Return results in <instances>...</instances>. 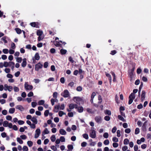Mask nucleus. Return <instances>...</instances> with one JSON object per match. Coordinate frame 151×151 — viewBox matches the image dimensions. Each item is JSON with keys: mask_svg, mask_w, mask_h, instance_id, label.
<instances>
[{"mask_svg": "<svg viewBox=\"0 0 151 151\" xmlns=\"http://www.w3.org/2000/svg\"><path fill=\"white\" fill-rule=\"evenodd\" d=\"M40 129H37L35 131V138H37L39 136L40 134Z\"/></svg>", "mask_w": 151, "mask_h": 151, "instance_id": "nucleus-5", "label": "nucleus"}, {"mask_svg": "<svg viewBox=\"0 0 151 151\" xmlns=\"http://www.w3.org/2000/svg\"><path fill=\"white\" fill-rule=\"evenodd\" d=\"M8 121H4L3 123V126L4 127H8Z\"/></svg>", "mask_w": 151, "mask_h": 151, "instance_id": "nucleus-38", "label": "nucleus"}, {"mask_svg": "<svg viewBox=\"0 0 151 151\" xmlns=\"http://www.w3.org/2000/svg\"><path fill=\"white\" fill-rule=\"evenodd\" d=\"M23 151H28V147L26 146H24L23 147Z\"/></svg>", "mask_w": 151, "mask_h": 151, "instance_id": "nucleus-59", "label": "nucleus"}, {"mask_svg": "<svg viewBox=\"0 0 151 151\" xmlns=\"http://www.w3.org/2000/svg\"><path fill=\"white\" fill-rule=\"evenodd\" d=\"M117 128L116 126L114 127L111 130V132L112 133H114L116 131Z\"/></svg>", "mask_w": 151, "mask_h": 151, "instance_id": "nucleus-55", "label": "nucleus"}, {"mask_svg": "<svg viewBox=\"0 0 151 151\" xmlns=\"http://www.w3.org/2000/svg\"><path fill=\"white\" fill-rule=\"evenodd\" d=\"M109 143V141L108 139H106L105 140L104 142V144L105 145H108Z\"/></svg>", "mask_w": 151, "mask_h": 151, "instance_id": "nucleus-48", "label": "nucleus"}, {"mask_svg": "<svg viewBox=\"0 0 151 151\" xmlns=\"http://www.w3.org/2000/svg\"><path fill=\"white\" fill-rule=\"evenodd\" d=\"M143 83L142 82H141L140 85L139 87V91H138V96H139L140 95V92L143 86Z\"/></svg>", "mask_w": 151, "mask_h": 151, "instance_id": "nucleus-15", "label": "nucleus"}, {"mask_svg": "<svg viewBox=\"0 0 151 151\" xmlns=\"http://www.w3.org/2000/svg\"><path fill=\"white\" fill-rule=\"evenodd\" d=\"M12 118V117L10 115H8L6 116V119L8 120H11Z\"/></svg>", "mask_w": 151, "mask_h": 151, "instance_id": "nucleus-64", "label": "nucleus"}, {"mask_svg": "<svg viewBox=\"0 0 151 151\" xmlns=\"http://www.w3.org/2000/svg\"><path fill=\"white\" fill-rule=\"evenodd\" d=\"M18 123L19 125H22L24 124V122L22 120H19L18 121Z\"/></svg>", "mask_w": 151, "mask_h": 151, "instance_id": "nucleus-58", "label": "nucleus"}, {"mask_svg": "<svg viewBox=\"0 0 151 151\" xmlns=\"http://www.w3.org/2000/svg\"><path fill=\"white\" fill-rule=\"evenodd\" d=\"M67 147L68 150H67V151H72V150L73 149V146L72 145H68L67 146Z\"/></svg>", "mask_w": 151, "mask_h": 151, "instance_id": "nucleus-17", "label": "nucleus"}, {"mask_svg": "<svg viewBox=\"0 0 151 151\" xmlns=\"http://www.w3.org/2000/svg\"><path fill=\"white\" fill-rule=\"evenodd\" d=\"M104 113L105 114L110 116L111 115V112L110 110H106L104 111Z\"/></svg>", "mask_w": 151, "mask_h": 151, "instance_id": "nucleus-23", "label": "nucleus"}, {"mask_svg": "<svg viewBox=\"0 0 151 151\" xmlns=\"http://www.w3.org/2000/svg\"><path fill=\"white\" fill-rule=\"evenodd\" d=\"M111 75H112V76L113 77V81L114 82H115L116 81V76L115 74L114 73L113 71H111Z\"/></svg>", "mask_w": 151, "mask_h": 151, "instance_id": "nucleus-18", "label": "nucleus"}, {"mask_svg": "<svg viewBox=\"0 0 151 151\" xmlns=\"http://www.w3.org/2000/svg\"><path fill=\"white\" fill-rule=\"evenodd\" d=\"M103 137L105 138H107L109 137V134L108 133L105 132L103 134Z\"/></svg>", "mask_w": 151, "mask_h": 151, "instance_id": "nucleus-56", "label": "nucleus"}, {"mask_svg": "<svg viewBox=\"0 0 151 151\" xmlns=\"http://www.w3.org/2000/svg\"><path fill=\"white\" fill-rule=\"evenodd\" d=\"M24 88L26 90H31L32 89L33 87L32 85H28L27 82H26L24 84Z\"/></svg>", "mask_w": 151, "mask_h": 151, "instance_id": "nucleus-3", "label": "nucleus"}, {"mask_svg": "<svg viewBox=\"0 0 151 151\" xmlns=\"http://www.w3.org/2000/svg\"><path fill=\"white\" fill-rule=\"evenodd\" d=\"M77 110L78 111L79 113H81L83 112V107L82 106H79Z\"/></svg>", "mask_w": 151, "mask_h": 151, "instance_id": "nucleus-21", "label": "nucleus"}, {"mask_svg": "<svg viewBox=\"0 0 151 151\" xmlns=\"http://www.w3.org/2000/svg\"><path fill=\"white\" fill-rule=\"evenodd\" d=\"M116 53H117L116 51L114 50H113L111 51V52L110 53V54L111 55H115L116 54Z\"/></svg>", "mask_w": 151, "mask_h": 151, "instance_id": "nucleus-40", "label": "nucleus"}, {"mask_svg": "<svg viewBox=\"0 0 151 151\" xmlns=\"http://www.w3.org/2000/svg\"><path fill=\"white\" fill-rule=\"evenodd\" d=\"M35 58L36 60H39L40 59V57L38 53L37 52L35 53Z\"/></svg>", "mask_w": 151, "mask_h": 151, "instance_id": "nucleus-20", "label": "nucleus"}, {"mask_svg": "<svg viewBox=\"0 0 151 151\" xmlns=\"http://www.w3.org/2000/svg\"><path fill=\"white\" fill-rule=\"evenodd\" d=\"M139 129L138 128H136L135 131V134H139Z\"/></svg>", "mask_w": 151, "mask_h": 151, "instance_id": "nucleus-46", "label": "nucleus"}, {"mask_svg": "<svg viewBox=\"0 0 151 151\" xmlns=\"http://www.w3.org/2000/svg\"><path fill=\"white\" fill-rule=\"evenodd\" d=\"M45 103V101L42 100L39 101L38 102V104L39 105H43Z\"/></svg>", "mask_w": 151, "mask_h": 151, "instance_id": "nucleus-27", "label": "nucleus"}, {"mask_svg": "<svg viewBox=\"0 0 151 151\" xmlns=\"http://www.w3.org/2000/svg\"><path fill=\"white\" fill-rule=\"evenodd\" d=\"M27 65V59L26 58H24L23 60V62L22 63V66L23 67H25Z\"/></svg>", "mask_w": 151, "mask_h": 151, "instance_id": "nucleus-12", "label": "nucleus"}, {"mask_svg": "<svg viewBox=\"0 0 151 151\" xmlns=\"http://www.w3.org/2000/svg\"><path fill=\"white\" fill-rule=\"evenodd\" d=\"M146 92L145 91L143 90L142 92V94L141 95V99L142 101H143L145 100V95L146 94Z\"/></svg>", "mask_w": 151, "mask_h": 151, "instance_id": "nucleus-8", "label": "nucleus"}, {"mask_svg": "<svg viewBox=\"0 0 151 151\" xmlns=\"http://www.w3.org/2000/svg\"><path fill=\"white\" fill-rule=\"evenodd\" d=\"M54 44L55 46L57 47H62V45L58 41H55L54 42Z\"/></svg>", "mask_w": 151, "mask_h": 151, "instance_id": "nucleus-19", "label": "nucleus"}, {"mask_svg": "<svg viewBox=\"0 0 151 151\" xmlns=\"http://www.w3.org/2000/svg\"><path fill=\"white\" fill-rule=\"evenodd\" d=\"M142 131L145 132L146 131V127L145 126H142Z\"/></svg>", "mask_w": 151, "mask_h": 151, "instance_id": "nucleus-63", "label": "nucleus"}, {"mask_svg": "<svg viewBox=\"0 0 151 151\" xmlns=\"http://www.w3.org/2000/svg\"><path fill=\"white\" fill-rule=\"evenodd\" d=\"M60 141L62 142H65V138L63 136H61L60 137Z\"/></svg>", "mask_w": 151, "mask_h": 151, "instance_id": "nucleus-53", "label": "nucleus"}, {"mask_svg": "<svg viewBox=\"0 0 151 151\" xmlns=\"http://www.w3.org/2000/svg\"><path fill=\"white\" fill-rule=\"evenodd\" d=\"M49 114V111L48 110H45L44 113V114L45 116H48Z\"/></svg>", "mask_w": 151, "mask_h": 151, "instance_id": "nucleus-41", "label": "nucleus"}, {"mask_svg": "<svg viewBox=\"0 0 151 151\" xmlns=\"http://www.w3.org/2000/svg\"><path fill=\"white\" fill-rule=\"evenodd\" d=\"M98 100L99 101L98 102V104H100L101 102H102V99L101 97V96L100 95H99L98 96Z\"/></svg>", "mask_w": 151, "mask_h": 151, "instance_id": "nucleus-32", "label": "nucleus"}, {"mask_svg": "<svg viewBox=\"0 0 151 151\" xmlns=\"http://www.w3.org/2000/svg\"><path fill=\"white\" fill-rule=\"evenodd\" d=\"M15 29L17 33L18 34H21L22 31L21 29L18 28H16Z\"/></svg>", "mask_w": 151, "mask_h": 151, "instance_id": "nucleus-24", "label": "nucleus"}, {"mask_svg": "<svg viewBox=\"0 0 151 151\" xmlns=\"http://www.w3.org/2000/svg\"><path fill=\"white\" fill-rule=\"evenodd\" d=\"M37 116H34L32 117L31 119V121L35 124H37V123L38 121L37 119Z\"/></svg>", "mask_w": 151, "mask_h": 151, "instance_id": "nucleus-11", "label": "nucleus"}, {"mask_svg": "<svg viewBox=\"0 0 151 151\" xmlns=\"http://www.w3.org/2000/svg\"><path fill=\"white\" fill-rule=\"evenodd\" d=\"M3 52L4 54H7L9 52V50L7 49H4L3 50Z\"/></svg>", "mask_w": 151, "mask_h": 151, "instance_id": "nucleus-50", "label": "nucleus"}, {"mask_svg": "<svg viewBox=\"0 0 151 151\" xmlns=\"http://www.w3.org/2000/svg\"><path fill=\"white\" fill-rule=\"evenodd\" d=\"M22 58L21 57H18L17 58V61L19 63H20L22 62Z\"/></svg>", "mask_w": 151, "mask_h": 151, "instance_id": "nucleus-42", "label": "nucleus"}, {"mask_svg": "<svg viewBox=\"0 0 151 151\" xmlns=\"http://www.w3.org/2000/svg\"><path fill=\"white\" fill-rule=\"evenodd\" d=\"M135 97V95L134 93H131L129 97V98L134 99Z\"/></svg>", "mask_w": 151, "mask_h": 151, "instance_id": "nucleus-26", "label": "nucleus"}, {"mask_svg": "<svg viewBox=\"0 0 151 151\" xmlns=\"http://www.w3.org/2000/svg\"><path fill=\"white\" fill-rule=\"evenodd\" d=\"M16 109H18L21 111H23L24 110V108L21 105H17L16 106Z\"/></svg>", "mask_w": 151, "mask_h": 151, "instance_id": "nucleus-13", "label": "nucleus"}, {"mask_svg": "<svg viewBox=\"0 0 151 151\" xmlns=\"http://www.w3.org/2000/svg\"><path fill=\"white\" fill-rule=\"evenodd\" d=\"M30 25L33 27H36V28H39V23L38 22H33L30 23Z\"/></svg>", "mask_w": 151, "mask_h": 151, "instance_id": "nucleus-4", "label": "nucleus"}, {"mask_svg": "<svg viewBox=\"0 0 151 151\" xmlns=\"http://www.w3.org/2000/svg\"><path fill=\"white\" fill-rule=\"evenodd\" d=\"M15 111V109L14 108H10L9 110V112L10 114L14 113Z\"/></svg>", "mask_w": 151, "mask_h": 151, "instance_id": "nucleus-28", "label": "nucleus"}, {"mask_svg": "<svg viewBox=\"0 0 151 151\" xmlns=\"http://www.w3.org/2000/svg\"><path fill=\"white\" fill-rule=\"evenodd\" d=\"M58 95V93L56 92H55L53 94V97L54 98H57Z\"/></svg>", "mask_w": 151, "mask_h": 151, "instance_id": "nucleus-39", "label": "nucleus"}, {"mask_svg": "<svg viewBox=\"0 0 151 151\" xmlns=\"http://www.w3.org/2000/svg\"><path fill=\"white\" fill-rule=\"evenodd\" d=\"M104 119L106 121H108L110 120V117L109 116H106L104 117Z\"/></svg>", "mask_w": 151, "mask_h": 151, "instance_id": "nucleus-45", "label": "nucleus"}, {"mask_svg": "<svg viewBox=\"0 0 151 151\" xmlns=\"http://www.w3.org/2000/svg\"><path fill=\"white\" fill-rule=\"evenodd\" d=\"M8 63L9 67H11L13 65H14V63L12 61H9Z\"/></svg>", "mask_w": 151, "mask_h": 151, "instance_id": "nucleus-52", "label": "nucleus"}, {"mask_svg": "<svg viewBox=\"0 0 151 151\" xmlns=\"http://www.w3.org/2000/svg\"><path fill=\"white\" fill-rule=\"evenodd\" d=\"M67 52V51L66 50L61 49L60 50V52L61 55L65 54Z\"/></svg>", "mask_w": 151, "mask_h": 151, "instance_id": "nucleus-25", "label": "nucleus"}, {"mask_svg": "<svg viewBox=\"0 0 151 151\" xmlns=\"http://www.w3.org/2000/svg\"><path fill=\"white\" fill-rule=\"evenodd\" d=\"M37 103L36 102H32L31 103L32 106L33 108H35L37 105Z\"/></svg>", "mask_w": 151, "mask_h": 151, "instance_id": "nucleus-49", "label": "nucleus"}, {"mask_svg": "<svg viewBox=\"0 0 151 151\" xmlns=\"http://www.w3.org/2000/svg\"><path fill=\"white\" fill-rule=\"evenodd\" d=\"M50 139L51 141L52 142H54L55 141L56 139V138L55 136L54 135H52L50 137Z\"/></svg>", "mask_w": 151, "mask_h": 151, "instance_id": "nucleus-31", "label": "nucleus"}, {"mask_svg": "<svg viewBox=\"0 0 151 151\" xmlns=\"http://www.w3.org/2000/svg\"><path fill=\"white\" fill-rule=\"evenodd\" d=\"M74 104H71L69 105V109L71 110L74 108Z\"/></svg>", "mask_w": 151, "mask_h": 151, "instance_id": "nucleus-34", "label": "nucleus"}, {"mask_svg": "<svg viewBox=\"0 0 151 151\" xmlns=\"http://www.w3.org/2000/svg\"><path fill=\"white\" fill-rule=\"evenodd\" d=\"M21 138L22 139H25L27 138V136L24 134L21 135L20 136Z\"/></svg>", "mask_w": 151, "mask_h": 151, "instance_id": "nucleus-62", "label": "nucleus"}, {"mask_svg": "<svg viewBox=\"0 0 151 151\" xmlns=\"http://www.w3.org/2000/svg\"><path fill=\"white\" fill-rule=\"evenodd\" d=\"M65 114V113L64 112L62 111H60L58 113L59 116L60 117L62 116L63 115Z\"/></svg>", "mask_w": 151, "mask_h": 151, "instance_id": "nucleus-36", "label": "nucleus"}, {"mask_svg": "<svg viewBox=\"0 0 151 151\" xmlns=\"http://www.w3.org/2000/svg\"><path fill=\"white\" fill-rule=\"evenodd\" d=\"M112 141L114 142H118V139L116 137H114L112 138Z\"/></svg>", "mask_w": 151, "mask_h": 151, "instance_id": "nucleus-47", "label": "nucleus"}, {"mask_svg": "<svg viewBox=\"0 0 151 151\" xmlns=\"http://www.w3.org/2000/svg\"><path fill=\"white\" fill-rule=\"evenodd\" d=\"M89 136L92 138H95L96 137V131L94 130H92L91 132L90 133Z\"/></svg>", "mask_w": 151, "mask_h": 151, "instance_id": "nucleus-6", "label": "nucleus"}, {"mask_svg": "<svg viewBox=\"0 0 151 151\" xmlns=\"http://www.w3.org/2000/svg\"><path fill=\"white\" fill-rule=\"evenodd\" d=\"M58 101V100L57 98H55V99L52 98L50 100L51 104L52 106H53L54 105L55 102H57Z\"/></svg>", "mask_w": 151, "mask_h": 151, "instance_id": "nucleus-14", "label": "nucleus"}, {"mask_svg": "<svg viewBox=\"0 0 151 151\" xmlns=\"http://www.w3.org/2000/svg\"><path fill=\"white\" fill-rule=\"evenodd\" d=\"M11 48L12 49H14L16 47L15 44L14 42H12L11 45Z\"/></svg>", "mask_w": 151, "mask_h": 151, "instance_id": "nucleus-51", "label": "nucleus"}, {"mask_svg": "<svg viewBox=\"0 0 151 151\" xmlns=\"http://www.w3.org/2000/svg\"><path fill=\"white\" fill-rule=\"evenodd\" d=\"M60 82L62 83H65V80L64 77H62L60 79Z\"/></svg>", "mask_w": 151, "mask_h": 151, "instance_id": "nucleus-61", "label": "nucleus"}, {"mask_svg": "<svg viewBox=\"0 0 151 151\" xmlns=\"http://www.w3.org/2000/svg\"><path fill=\"white\" fill-rule=\"evenodd\" d=\"M118 118L120 120L122 121L123 122H125V120L124 118L121 115H119L118 116Z\"/></svg>", "mask_w": 151, "mask_h": 151, "instance_id": "nucleus-29", "label": "nucleus"}, {"mask_svg": "<svg viewBox=\"0 0 151 151\" xmlns=\"http://www.w3.org/2000/svg\"><path fill=\"white\" fill-rule=\"evenodd\" d=\"M43 34L42 31L40 30H38L37 31V35L39 36H41Z\"/></svg>", "mask_w": 151, "mask_h": 151, "instance_id": "nucleus-22", "label": "nucleus"}, {"mask_svg": "<svg viewBox=\"0 0 151 151\" xmlns=\"http://www.w3.org/2000/svg\"><path fill=\"white\" fill-rule=\"evenodd\" d=\"M95 120L97 123H101V117L100 116H96L95 118Z\"/></svg>", "mask_w": 151, "mask_h": 151, "instance_id": "nucleus-9", "label": "nucleus"}, {"mask_svg": "<svg viewBox=\"0 0 151 151\" xmlns=\"http://www.w3.org/2000/svg\"><path fill=\"white\" fill-rule=\"evenodd\" d=\"M131 132V130L129 128H127L125 130V132L126 133L129 134Z\"/></svg>", "mask_w": 151, "mask_h": 151, "instance_id": "nucleus-60", "label": "nucleus"}, {"mask_svg": "<svg viewBox=\"0 0 151 151\" xmlns=\"http://www.w3.org/2000/svg\"><path fill=\"white\" fill-rule=\"evenodd\" d=\"M59 132L61 134L63 135H65L66 134V132L65 130L63 129H60L59 130Z\"/></svg>", "mask_w": 151, "mask_h": 151, "instance_id": "nucleus-16", "label": "nucleus"}, {"mask_svg": "<svg viewBox=\"0 0 151 151\" xmlns=\"http://www.w3.org/2000/svg\"><path fill=\"white\" fill-rule=\"evenodd\" d=\"M76 90L78 91H81L82 90V88L81 86H78L76 88Z\"/></svg>", "mask_w": 151, "mask_h": 151, "instance_id": "nucleus-54", "label": "nucleus"}, {"mask_svg": "<svg viewBox=\"0 0 151 151\" xmlns=\"http://www.w3.org/2000/svg\"><path fill=\"white\" fill-rule=\"evenodd\" d=\"M6 37L4 36L1 39L3 40L5 43H7L8 42L6 40Z\"/></svg>", "mask_w": 151, "mask_h": 151, "instance_id": "nucleus-43", "label": "nucleus"}, {"mask_svg": "<svg viewBox=\"0 0 151 151\" xmlns=\"http://www.w3.org/2000/svg\"><path fill=\"white\" fill-rule=\"evenodd\" d=\"M17 141L20 144H21L23 143V141L19 137H17Z\"/></svg>", "mask_w": 151, "mask_h": 151, "instance_id": "nucleus-35", "label": "nucleus"}, {"mask_svg": "<svg viewBox=\"0 0 151 151\" xmlns=\"http://www.w3.org/2000/svg\"><path fill=\"white\" fill-rule=\"evenodd\" d=\"M13 89L12 87L11 86H9V88H5L4 89V90L5 91H6L7 90H8L9 91V92L11 91Z\"/></svg>", "mask_w": 151, "mask_h": 151, "instance_id": "nucleus-37", "label": "nucleus"}, {"mask_svg": "<svg viewBox=\"0 0 151 151\" xmlns=\"http://www.w3.org/2000/svg\"><path fill=\"white\" fill-rule=\"evenodd\" d=\"M33 96V93L32 91L29 92L27 94V96L29 97L32 96Z\"/></svg>", "mask_w": 151, "mask_h": 151, "instance_id": "nucleus-57", "label": "nucleus"}, {"mask_svg": "<svg viewBox=\"0 0 151 151\" xmlns=\"http://www.w3.org/2000/svg\"><path fill=\"white\" fill-rule=\"evenodd\" d=\"M128 76L130 78V81L132 82L134 80L133 73L129 72V71H128Z\"/></svg>", "mask_w": 151, "mask_h": 151, "instance_id": "nucleus-10", "label": "nucleus"}, {"mask_svg": "<svg viewBox=\"0 0 151 151\" xmlns=\"http://www.w3.org/2000/svg\"><path fill=\"white\" fill-rule=\"evenodd\" d=\"M42 65L40 63H39L35 65V70L36 71H38L39 69L42 68Z\"/></svg>", "mask_w": 151, "mask_h": 151, "instance_id": "nucleus-7", "label": "nucleus"}, {"mask_svg": "<svg viewBox=\"0 0 151 151\" xmlns=\"http://www.w3.org/2000/svg\"><path fill=\"white\" fill-rule=\"evenodd\" d=\"M61 95L64 98L68 97L69 96V92L67 90H65L61 93Z\"/></svg>", "mask_w": 151, "mask_h": 151, "instance_id": "nucleus-2", "label": "nucleus"}, {"mask_svg": "<svg viewBox=\"0 0 151 151\" xmlns=\"http://www.w3.org/2000/svg\"><path fill=\"white\" fill-rule=\"evenodd\" d=\"M73 100L74 101L78 104H80L82 101V99L79 97H74Z\"/></svg>", "mask_w": 151, "mask_h": 151, "instance_id": "nucleus-1", "label": "nucleus"}, {"mask_svg": "<svg viewBox=\"0 0 151 151\" xmlns=\"http://www.w3.org/2000/svg\"><path fill=\"white\" fill-rule=\"evenodd\" d=\"M27 144L29 147H30L32 146L33 143L32 141H28L27 142Z\"/></svg>", "mask_w": 151, "mask_h": 151, "instance_id": "nucleus-33", "label": "nucleus"}, {"mask_svg": "<svg viewBox=\"0 0 151 151\" xmlns=\"http://www.w3.org/2000/svg\"><path fill=\"white\" fill-rule=\"evenodd\" d=\"M83 137L86 139H88V135L87 134L85 133L83 135Z\"/></svg>", "mask_w": 151, "mask_h": 151, "instance_id": "nucleus-44", "label": "nucleus"}, {"mask_svg": "<svg viewBox=\"0 0 151 151\" xmlns=\"http://www.w3.org/2000/svg\"><path fill=\"white\" fill-rule=\"evenodd\" d=\"M129 140L127 138L125 139L124 141V144L125 145H127L129 143Z\"/></svg>", "mask_w": 151, "mask_h": 151, "instance_id": "nucleus-30", "label": "nucleus"}]
</instances>
